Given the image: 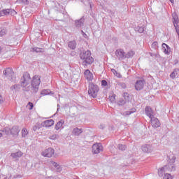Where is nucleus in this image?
<instances>
[{"label": "nucleus", "mask_w": 179, "mask_h": 179, "mask_svg": "<svg viewBox=\"0 0 179 179\" xmlns=\"http://www.w3.org/2000/svg\"><path fill=\"white\" fill-rule=\"evenodd\" d=\"M13 159H19V157H22L23 156V152L22 151H18L17 152H13L10 155Z\"/></svg>", "instance_id": "20"}, {"label": "nucleus", "mask_w": 179, "mask_h": 179, "mask_svg": "<svg viewBox=\"0 0 179 179\" xmlns=\"http://www.w3.org/2000/svg\"><path fill=\"white\" fill-rule=\"evenodd\" d=\"M176 159L174 154L168 155V164L158 169V176L159 177H163L164 175L163 179H173V176L168 173L169 171H176V166H174Z\"/></svg>", "instance_id": "2"}, {"label": "nucleus", "mask_w": 179, "mask_h": 179, "mask_svg": "<svg viewBox=\"0 0 179 179\" xmlns=\"http://www.w3.org/2000/svg\"><path fill=\"white\" fill-rule=\"evenodd\" d=\"M175 64H178V61H176Z\"/></svg>", "instance_id": "52"}, {"label": "nucleus", "mask_w": 179, "mask_h": 179, "mask_svg": "<svg viewBox=\"0 0 179 179\" xmlns=\"http://www.w3.org/2000/svg\"><path fill=\"white\" fill-rule=\"evenodd\" d=\"M38 128H40V127H38L36 125H35V126L33 127V131H37L38 129Z\"/></svg>", "instance_id": "44"}, {"label": "nucleus", "mask_w": 179, "mask_h": 179, "mask_svg": "<svg viewBox=\"0 0 179 179\" xmlns=\"http://www.w3.org/2000/svg\"><path fill=\"white\" fill-rule=\"evenodd\" d=\"M173 24L176 29V31L179 33V18L178 15L176 13H172Z\"/></svg>", "instance_id": "5"}, {"label": "nucleus", "mask_w": 179, "mask_h": 179, "mask_svg": "<svg viewBox=\"0 0 179 179\" xmlns=\"http://www.w3.org/2000/svg\"><path fill=\"white\" fill-rule=\"evenodd\" d=\"M68 47L70 50H75L76 48V41H71L69 42Z\"/></svg>", "instance_id": "23"}, {"label": "nucleus", "mask_w": 179, "mask_h": 179, "mask_svg": "<svg viewBox=\"0 0 179 179\" xmlns=\"http://www.w3.org/2000/svg\"><path fill=\"white\" fill-rule=\"evenodd\" d=\"M100 128H101V129H103L104 127H103L102 125H101V126H100Z\"/></svg>", "instance_id": "50"}, {"label": "nucleus", "mask_w": 179, "mask_h": 179, "mask_svg": "<svg viewBox=\"0 0 179 179\" xmlns=\"http://www.w3.org/2000/svg\"><path fill=\"white\" fill-rule=\"evenodd\" d=\"M21 2H23V3H25L26 5H27V3H29V1L27 0H20Z\"/></svg>", "instance_id": "47"}, {"label": "nucleus", "mask_w": 179, "mask_h": 179, "mask_svg": "<svg viewBox=\"0 0 179 179\" xmlns=\"http://www.w3.org/2000/svg\"><path fill=\"white\" fill-rule=\"evenodd\" d=\"M179 73V69H175L170 74V78L171 79H174L175 78H177Z\"/></svg>", "instance_id": "22"}, {"label": "nucleus", "mask_w": 179, "mask_h": 179, "mask_svg": "<svg viewBox=\"0 0 179 179\" xmlns=\"http://www.w3.org/2000/svg\"><path fill=\"white\" fill-rule=\"evenodd\" d=\"M82 31V33H85V32H83V31Z\"/></svg>", "instance_id": "53"}, {"label": "nucleus", "mask_w": 179, "mask_h": 179, "mask_svg": "<svg viewBox=\"0 0 179 179\" xmlns=\"http://www.w3.org/2000/svg\"><path fill=\"white\" fill-rule=\"evenodd\" d=\"M20 86L24 92H29L30 83H31V93L36 94L38 92V86L41 83V80L38 76H34L33 80L30 77L29 73H24L20 79Z\"/></svg>", "instance_id": "1"}, {"label": "nucleus", "mask_w": 179, "mask_h": 179, "mask_svg": "<svg viewBox=\"0 0 179 179\" xmlns=\"http://www.w3.org/2000/svg\"><path fill=\"white\" fill-rule=\"evenodd\" d=\"M10 13V9H3L0 11V16H8Z\"/></svg>", "instance_id": "25"}, {"label": "nucleus", "mask_w": 179, "mask_h": 179, "mask_svg": "<svg viewBox=\"0 0 179 179\" xmlns=\"http://www.w3.org/2000/svg\"><path fill=\"white\" fill-rule=\"evenodd\" d=\"M144 87H145V80L143 78H141V80H137L134 85V87L136 90H137L138 92L142 90Z\"/></svg>", "instance_id": "6"}, {"label": "nucleus", "mask_w": 179, "mask_h": 179, "mask_svg": "<svg viewBox=\"0 0 179 179\" xmlns=\"http://www.w3.org/2000/svg\"><path fill=\"white\" fill-rule=\"evenodd\" d=\"M117 58L119 61H122L125 59V52L122 49H117L115 52Z\"/></svg>", "instance_id": "9"}, {"label": "nucleus", "mask_w": 179, "mask_h": 179, "mask_svg": "<svg viewBox=\"0 0 179 179\" xmlns=\"http://www.w3.org/2000/svg\"><path fill=\"white\" fill-rule=\"evenodd\" d=\"M157 45H158V43L156 41L153 42L152 44V47H153V48H156Z\"/></svg>", "instance_id": "40"}, {"label": "nucleus", "mask_w": 179, "mask_h": 179, "mask_svg": "<svg viewBox=\"0 0 179 179\" xmlns=\"http://www.w3.org/2000/svg\"><path fill=\"white\" fill-rule=\"evenodd\" d=\"M100 152H103V145L101 143H96L92 145V153L94 155H99Z\"/></svg>", "instance_id": "7"}, {"label": "nucleus", "mask_w": 179, "mask_h": 179, "mask_svg": "<svg viewBox=\"0 0 179 179\" xmlns=\"http://www.w3.org/2000/svg\"><path fill=\"white\" fill-rule=\"evenodd\" d=\"M125 101H124V99H120L119 101H118V105L119 106H124V104H125Z\"/></svg>", "instance_id": "37"}, {"label": "nucleus", "mask_w": 179, "mask_h": 179, "mask_svg": "<svg viewBox=\"0 0 179 179\" xmlns=\"http://www.w3.org/2000/svg\"><path fill=\"white\" fill-rule=\"evenodd\" d=\"M134 55H135V52L130 50L127 54L125 53V58H132Z\"/></svg>", "instance_id": "28"}, {"label": "nucleus", "mask_w": 179, "mask_h": 179, "mask_svg": "<svg viewBox=\"0 0 179 179\" xmlns=\"http://www.w3.org/2000/svg\"><path fill=\"white\" fill-rule=\"evenodd\" d=\"M3 135L2 133H0V138H2Z\"/></svg>", "instance_id": "51"}, {"label": "nucleus", "mask_w": 179, "mask_h": 179, "mask_svg": "<svg viewBox=\"0 0 179 179\" xmlns=\"http://www.w3.org/2000/svg\"><path fill=\"white\" fill-rule=\"evenodd\" d=\"M10 15H16L17 13L14 10L10 9Z\"/></svg>", "instance_id": "42"}, {"label": "nucleus", "mask_w": 179, "mask_h": 179, "mask_svg": "<svg viewBox=\"0 0 179 179\" xmlns=\"http://www.w3.org/2000/svg\"><path fill=\"white\" fill-rule=\"evenodd\" d=\"M151 125L153 127V128H159L160 127V121H159V119L155 117L154 116L151 117Z\"/></svg>", "instance_id": "13"}, {"label": "nucleus", "mask_w": 179, "mask_h": 179, "mask_svg": "<svg viewBox=\"0 0 179 179\" xmlns=\"http://www.w3.org/2000/svg\"><path fill=\"white\" fill-rule=\"evenodd\" d=\"M141 150L144 152V153H150L153 151V147H152V145L145 144L141 147Z\"/></svg>", "instance_id": "11"}, {"label": "nucleus", "mask_w": 179, "mask_h": 179, "mask_svg": "<svg viewBox=\"0 0 179 179\" xmlns=\"http://www.w3.org/2000/svg\"><path fill=\"white\" fill-rule=\"evenodd\" d=\"M10 135L13 136L16 135H19V132H20V129L17 126H13L11 129H10Z\"/></svg>", "instance_id": "15"}, {"label": "nucleus", "mask_w": 179, "mask_h": 179, "mask_svg": "<svg viewBox=\"0 0 179 179\" xmlns=\"http://www.w3.org/2000/svg\"><path fill=\"white\" fill-rule=\"evenodd\" d=\"M16 89V87L15 85H13L11 87H10V90H15Z\"/></svg>", "instance_id": "48"}, {"label": "nucleus", "mask_w": 179, "mask_h": 179, "mask_svg": "<svg viewBox=\"0 0 179 179\" xmlns=\"http://www.w3.org/2000/svg\"><path fill=\"white\" fill-rule=\"evenodd\" d=\"M30 52H36V54L45 52V49L38 47H33L29 48Z\"/></svg>", "instance_id": "12"}, {"label": "nucleus", "mask_w": 179, "mask_h": 179, "mask_svg": "<svg viewBox=\"0 0 179 179\" xmlns=\"http://www.w3.org/2000/svg\"><path fill=\"white\" fill-rule=\"evenodd\" d=\"M76 27L77 29H80V27H83L85 24V18L82 17L80 20H77L75 21Z\"/></svg>", "instance_id": "14"}, {"label": "nucleus", "mask_w": 179, "mask_h": 179, "mask_svg": "<svg viewBox=\"0 0 179 179\" xmlns=\"http://www.w3.org/2000/svg\"><path fill=\"white\" fill-rule=\"evenodd\" d=\"M62 125H64V121L61 120L56 124L55 129L58 131V129H60L62 127Z\"/></svg>", "instance_id": "27"}, {"label": "nucleus", "mask_w": 179, "mask_h": 179, "mask_svg": "<svg viewBox=\"0 0 179 179\" xmlns=\"http://www.w3.org/2000/svg\"><path fill=\"white\" fill-rule=\"evenodd\" d=\"M117 148H118L119 150L124 151V150H125L127 149V145H122V144H119L117 145Z\"/></svg>", "instance_id": "33"}, {"label": "nucleus", "mask_w": 179, "mask_h": 179, "mask_svg": "<svg viewBox=\"0 0 179 179\" xmlns=\"http://www.w3.org/2000/svg\"><path fill=\"white\" fill-rule=\"evenodd\" d=\"M29 134V131H27V129H22V138H26V136H27V135Z\"/></svg>", "instance_id": "31"}, {"label": "nucleus", "mask_w": 179, "mask_h": 179, "mask_svg": "<svg viewBox=\"0 0 179 179\" xmlns=\"http://www.w3.org/2000/svg\"><path fill=\"white\" fill-rule=\"evenodd\" d=\"M14 86L15 87V90H19L20 89L19 85H17V84L14 85Z\"/></svg>", "instance_id": "46"}, {"label": "nucleus", "mask_w": 179, "mask_h": 179, "mask_svg": "<svg viewBox=\"0 0 179 179\" xmlns=\"http://www.w3.org/2000/svg\"><path fill=\"white\" fill-rule=\"evenodd\" d=\"M120 86L122 87V89H125L127 87V85H125L124 83H121Z\"/></svg>", "instance_id": "43"}, {"label": "nucleus", "mask_w": 179, "mask_h": 179, "mask_svg": "<svg viewBox=\"0 0 179 179\" xmlns=\"http://www.w3.org/2000/svg\"><path fill=\"white\" fill-rule=\"evenodd\" d=\"M57 111H59V104H57Z\"/></svg>", "instance_id": "49"}, {"label": "nucleus", "mask_w": 179, "mask_h": 179, "mask_svg": "<svg viewBox=\"0 0 179 179\" xmlns=\"http://www.w3.org/2000/svg\"><path fill=\"white\" fill-rule=\"evenodd\" d=\"M101 86H107V81L106 80L101 81Z\"/></svg>", "instance_id": "41"}, {"label": "nucleus", "mask_w": 179, "mask_h": 179, "mask_svg": "<svg viewBox=\"0 0 179 179\" xmlns=\"http://www.w3.org/2000/svg\"><path fill=\"white\" fill-rule=\"evenodd\" d=\"M2 132H3L6 135H10V128L5 127L3 129Z\"/></svg>", "instance_id": "30"}, {"label": "nucleus", "mask_w": 179, "mask_h": 179, "mask_svg": "<svg viewBox=\"0 0 179 179\" xmlns=\"http://www.w3.org/2000/svg\"><path fill=\"white\" fill-rule=\"evenodd\" d=\"M109 100L111 103H114V101H115V96H109Z\"/></svg>", "instance_id": "38"}, {"label": "nucleus", "mask_w": 179, "mask_h": 179, "mask_svg": "<svg viewBox=\"0 0 179 179\" xmlns=\"http://www.w3.org/2000/svg\"><path fill=\"white\" fill-rule=\"evenodd\" d=\"M3 103V98L2 97V95L0 94V104H2Z\"/></svg>", "instance_id": "45"}, {"label": "nucleus", "mask_w": 179, "mask_h": 179, "mask_svg": "<svg viewBox=\"0 0 179 179\" xmlns=\"http://www.w3.org/2000/svg\"><path fill=\"white\" fill-rule=\"evenodd\" d=\"M59 138V136L58 134H53L49 137V139H51L52 141H55V139H58Z\"/></svg>", "instance_id": "35"}, {"label": "nucleus", "mask_w": 179, "mask_h": 179, "mask_svg": "<svg viewBox=\"0 0 179 179\" xmlns=\"http://www.w3.org/2000/svg\"><path fill=\"white\" fill-rule=\"evenodd\" d=\"M54 123H55L54 120H52V119H50L42 122L41 125L42 127H45L47 128V127H52V125H54Z\"/></svg>", "instance_id": "17"}, {"label": "nucleus", "mask_w": 179, "mask_h": 179, "mask_svg": "<svg viewBox=\"0 0 179 179\" xmlns=\"http://www.w3.org/2000/svg\"><path fill=\"white\" fill-rule=\"evenodd\" d=\"M28 106H29V107H30V108H29V110H33V107H34L33 103L29 102V103H28Z\"/></svg>", "instance_id": "39"}, {"label": "nucleus", "mask_w": 179, "mask_h": 179, "mask_svg": "<svg viewBox=\"0 0 179 179\" xmlns=\"http://www.w3.org/2000/svg\"><path fill=\"white\" fill-rule=\"evenodd\" d=\"M80 57L84 65H86V64H87V65H91V64H93L94 62V59L92 57V52L89 50L81 52L80 53Z\"/></svg>", "instance_id": "3"}, {"label": "nucleus", "mask_w": 179, "mask_h": 179, "mask_svg": "<svg viewBox=\"0 0 179 179\" xmlns=\"http://www.w3.org/2000/svg\"><path fill=\"white\" fill-rule=\"evenodd\" d=\"M111 72L113 73V75H115L117 76V78H122V76L121 75V73L117 72V71L114 69H111Z\"/></svg>", "instance_id": "29"}, {"label": "nucleus", "mask_w": 179, "mask_h": 179, "mask_svg": "<svg viewBox=\"0 0 179 179\" xmlns=\"http://www.w3.org/2000/svg\"><path fill=\"white\" fill-rule=\"evenodd\" d=\"M3 75H5L6 78H8L9 80H12V78H13V70L10 68H7L6 70L3 71Z\"/></svg>", "instance_id": "10"}, {"label": "nucleus", "mask_w": 179, "mask_h": 179, "mask_svg": "<svg viewBox=\"0 0 179 179\" xmlns=\"http://www.w3.org/2000/svg\"><path fill=\"white\" fill-rule=\"evenodd\" d=\"M54 149L49 148L41 152L42 156L44 157H52L54 155Z\"/></svg>", "instance_id": "8"}, {"label": "nucleus", "mask_w": 179, "mask_h": 179, "mask_svg": "<svg viewBox=\"0 0 179 179\" xmlns=\"http://www.w3.org/2000/svg\"><path fill=\"white\" fill-rule=\"evenodd\" d=\"M0 52H1V48H0Z\"/></svg>", "instance_id": "55"}, {"label": "nucleus", "mask_w": 179, "mask_h": 179, "mask_svg": "<svg viewBox=\"0 0 179 179\" xmlns=\"http://www.w3.org/2000/svg\"><path fill=\"white\" fill-rule=\"evenodd\" d=\"M99 85H94L92 83H90L88 86V94L90 97H92L93 99H96L97 97V94L99 93Z\"/></svg>", "instance_id": "4"}, {"label": "nucleus", "mask_w": 179, "mask_h": 179, "mask_svg": "<svg viewBox=\"0 0 179 179\" xmlns=\"http://www.w3.org/2000/svg\"><path fill=\"white\" fill-rule=\"evenodd\" d=\"M124 94H128L127 93H126V94L124 93Z\"/></svg>", "instance_id": "54"}, {"label": "nucleus", "mask_w": 179, "mask_h": 179, "mask_svg": "<svg viewBox=\"0 0 179 179\" xmlns=\"http://www.w3.org/2000/svg\"><path fill=\"white\" fill-rule=\"evenodd\" d=\"M136 112V109L133 108L131 110H129L126 112V115H131V114H134V113Z\"/></svg>", "instance_id": "36"}, {"label": "nucleus", "mask_w": 179, "mask_h": 179, "mask_svg": "<svg viewBox=\"0 0 179 179\" xmlns=\"http://www.w3.org/2000/svg\"><path fill=\"white\" fill-rule=\"evenodd\" d=\"M136 31H138V33H143L145 31V27H139L138 26L136 28Z\"/></svg>", "instance_id": "32"}, {"label": "nucleus", "mask_w": 179, "mask_h": 179, "mask_svg": "<svg viewBox=\"0 0 179 179\" xmlns=\"http://www.w3.org/2000/svg\"><path fill=\"white\" fill-rule=\"evenodd\" d=\"M162 50H163L164 54H166V55H169L170 51H171V49L166 43H162Z\"/></svg>", "instance_id": "19"}, {"label": "nucleus", "mask_w": 179, "mask_h": 179, "mask_svg": "<svg viewBox=\"0 0 179 179\" xmlns=\"http://www.w3.org/2000/svg\"><path fill=\"white\" fill-rule=\"evenodd\" d=\"M41 96H48V94H52V92L50 90H43L41 92Z\"/></svg>", "instance_id": "26"}, {"label": "nucleus", "mask_w": 179, "mask_h": 179, "mask_svg": "<svg viewBox=\"0 0 179 179\" xmlns=\"http://www.w3.org/2000/svg\"><path fill=\"white\" fill-rule=\"evenodd\" d=\"M84 75H85V79H87V80H90V81L93 80V73H92L90 70L87 69L84 72Z\"/></svg>", "instance_id": "16"}, {"label": "nucleus", "mask_w": 179, "mask_h": 179, "mask_svg": "<svg viewBox=\"0 0 179 179\" xmlns=\"http://www.w3.org/2000/svg\"><path fill=\"white\" fill-rule=\"evenodd\" d=\"M50 163L52 165L54 166V167H55L57 170V171L61 172L62 171V167H61V166H59V164H58L57 162H54V161H50Z\"/></svg>", "instance_id": "24"}, {"label": "nucleus", "mask_w": 179, "mask_h": 179, "mask_svg": "<svg viewBox=\"0 0 179 179\" xmlns=\"http://www.w3.org/2000/svg\"><path fill=\"white\" fill-rule=\"evenodd\" d=\"M82 132H83V131L82 130V129H79L78 127H76L73 129V135H75L76 136H79V135L80 134H82Z\"/></svg>", "instance_id": "21"}, {"label": "nucleus", "mask_w": 179, "mask_h": 179, "mask_svg": "<svg viewBox=\"0 0 179 179\" xmlns=\"http://www.w3.org/2000/svg\"><path fill=\"white\" fill-rule=\"evenodd\" d=\"M5 34H6V29L1 28L0 29V36L2 37V36H5Z\"/></svg>", "instance_id": "34"}, {"label": "nucleus", "mask_w": 179, "mask_h": 179, "mask_svg": "<svg viewBox=\"0 0 179 179\" xmlns=\"http://www.w3.org/2000/svg\"><path fill=\"white\" fill-rule=\"evenodd\" d=\"M145 114L149 117V118H152L153 117V110L150 106H146L145 108Z\"/></svg>", "instance_id": "18"}]
</instances>
